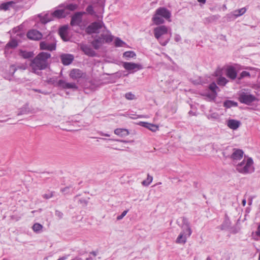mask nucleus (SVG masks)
Returning <instances> with one entry per match:
<instances>
[{
  "instance_id": "nucleus-44",
  "label": "nucleus",
  "mask_w": 260,
  "mask_h": 260,
  "mask_svg": "<svg viewBox=\"0 0 260 260\" xmlns=\"http://www.w3.org/2000/svg\"><path fill=\"white\" fill-rule=\"evenodd\" d=\"M86 11L90 15H93L94 14L93 7L92 5L88 6L86 9Z\"/></svg>"
},
{
  "instance_id": "nucleus-60",
  "label": "nucleus",
  "mask_w": 260,
  "mask_h": 260,
  "mask_svg": "<svg viewBox=\"0 0 260 260\" xmlns=\"http://www.w3.org/2000/svg\"><path fill=\"white\" fill-rule=\"evenodd\" d=\"M91 253H92V254H93L94 255H95V256L96 255V253H95V252H92Z\"/></svg>"
},
{
  "instance_id": "nucleus-47",
  "label": "nucleus",
  "mask_w": 260,
  "mask_h": 260,
  "mask_svg": "<svg viewBox=\"0 0 260 260\" xmlns=\"http://www.w3.org/2000/svg\"><path fill=\"white\" fill-rule=\"evenodd\" d=\"M53 196V192L49 191L47 193H45L43 195V197L45 199H49L51 198Z\"/></svg>"
},
{
  "instance_id": "nucleus-17",
  "label": "nucleus",
  "mask_w": 260,
  "mask_h": 260,
  "mask_svg": "<svg viewBox=\"0 0 260 260\" xmlns=\"http://www.w3.org/2000/svg\"><path fill=\"white\" fill-rule=\"evenodd\" d=\"M83 13L81 12L75 13L71 18V25L72 26L79 25L82 22V17Z\"/></svg>"
},
{
  "instance_id": "nucleus-14",
  "label": "nucleus",
  "mask_w": 260,
  "mask_h": 260,
  "mask_svg": "<svg viewBox=\"0 0 260 260\" xmlns=\"http://www.w3.org/2000/svg\"><path fill=\"white\" fill-rule=\"evenodd\" d=\"M27 37L30 40H40L43 38V35L36 29H31L27 32Z\"/></svg>"
},
{
  "instance_id": "nucleus-62",
  "label": "nucleus",
  "mask_w": 260,
  "mask_h": 260,
  "mask_svg": "<svg viewBox=\"0 0 260 260\" xmlns=\"http://www.w3.org/2000/svg\"><path fill=\"white\" fill-rule=\"evenodd\" d=\"M104 136H107V137H109L110 135H108V134H105Z\"/></svg>"
},
{
  "instance_id": "nucleus-2",
  "label": "nucleus",
  "mask_w": 260,
  "mask_h": 260,
  "mask_svg": "<svg viewBox=\"0 0 260 260\" xmlns=\"http://www.w3.org/2000/svg\"><path fill=\"white\" fill-rule=\"evenodd\" d=\"M236 169L239 173L243 174L252 173L254 171L252 158L245 155L244 159L236 165Z\"/></svg>"
},
{
  "instance_id": "nucleus-40",
  "label": "nucleus",
  "mask_w": 260,
  "mask_h": 260,
  "mask_svg": "<svg viewBox=\"0 0 260 260\" xmlns=\"http://www.w3.org/2000/svg\"><path fill=\"white\" fill-rule=\"evenodd\" d=\"M250 74L249 72L247 71H242L239 75V76L237 77L239 80H241L243 78L245 77H250Z\"/></svg>"
},
{
  "instance_id": "nucleus-7",
  "label": "nucleus",
  "mask_w": 260,
  "mask_h": 260,
  "mask_svg": "<svg viewBox=\"0 0 260 260\" xmlns=\"http://www.w3.org/2000/svg\"><path fill=\"white\" fill-rule=\"evenodd\" d=\"M104 26L102 21H95L90 24L85 29V32L88 35L99 33V30Z\"/></svg>"
},
{
  "instance_id": "nucleus-26",
  "label": "nucleus",
  "mask_w": 260,
  "mask_h": 260,
  "mask_svg": "<svg viewBox=\"0 0 260 260\" xmlns=\"http://www.w3.org/2000/svg\"><path fill=\"white\" fill-rule=\"evenodd\" d=\"M18 44L17 41L15 39L11 40L5 46V52H6L9 51V49H14L16 48L18 46Z\"/></svg>"
},
{
  "instance_id": "nucleus-29",
  "label": "nucleus",
  "mask_w": 260,
  "mask_h": 260,
  "mask_svg": "<svg viewBox=\"0 0 260 260\" xmlns=\"http://www.w3.org/2000/svg\"><path fill=\"white\" fill-rule=\"evenodd\" d=\"M30 111V110L29 107V104L27 103L19 109L17 115L19 116L21 115L27 114H28Z\"/></svg>"
},
{
  "instance_id": "nucleus-63",
  "label": "nucleus",
  "mask_w": 260,
  "mask_h": 260,
  "mask_svg": "<svg viewBox=\"0 0 260 260\" xmlns=\"http://www.w3.org/2000/svg\"><path fill=\"white\" fill-rule=\"evenodd\" d=\"M189 114H192V111H190L189 112Z\"/></svg>"
},
{
  "instance_id": "nucleus-54",
  "label": "nucleus",
  "mask_w": 260,
  "mask_h": 260,
  "mask_svg": "<svg viewBox=\"0 0 260 260\" xmlns=\"http://www.w3.org/2000/svg\"><path fill=\"white\" fill-rule=\"evenodd\" d=\"M118 141L121 142L124 144H127L130 143L131 142H132L133 141H127V140H117Z\"/></svg>"
},
{
  "instance_id": "nucleus-19",
  "label": "nucleus",
  "mask_w": 260,
  "mask_h": 260,
  "mask_svg": "<svg viewBox=\"0 0 260 260\" xmlns=\"http://www.w3.org/2000/svg\"><path fill=\"white\" fill-rule=\"evenodd\" d=\"M51 13L53 18H57L59 19L65 18L67 15H68L70 14V12H67V10H64L63 9L56 10Z\"/></svg>"
},
{
  "instance_id": "nucleus-57",
  "label": "nucleus",
  "mask_w": 260,
  "mask_h": 260,
  "mask_svg": "<svg viewBox=\"0 0 260 260\" xmlns=\"http://www.w3.org/2000/svg\"><path fill=\"white\" fill-rule=\"evenodd\" d=\"M198 2L199 3H202V4H205L206 2V0H198Z\"/></svg>"
},
{
  "instance_id": "nucleus-11",
  "label": "nucleus",
  "mask_w": 260,
  "mask_h": 260,
  "mask_svg": "<svg viewBox=\"0 0 260 260\" xmlns=\"http://www.w3.org/2000/svg\"><path fill=\"white\" fill-rule=\"evenodd\" d=\"M81 50L84 53L89 57H95L97 53L94 51L92 48L88 45L85 44H81L80 45Z\"/></svg>"
},
{
  "instance_id": "nucleus-35",
  "label": "nucleus",
  "mask_w": 260,
  "mask_h": 260,
  "mask_svg": "<svg viewBox=\"0 0 260 260\" xmlns=\"http://www.w3.org/2000/svg\"><path fill=\"white\" fill-rule=\"evenodd\" d=\"M43 226V225L39 223H35L32 226V229L34 232L36 233H40L42 231Z\"/></svg>"
},
{
  "instance_id": "nucleus-5",
  "label": "nucleus",
  "mask_w": 260,
  "mask_h": 260,
  "mask_svg": "<svg viewBox=\"0 0 260 260\" xmlns=\"http://www.w3.org/2000/svg\"><path fill=\"white\" fill-rule=\"evenodd\" d=\"M238 94L239 101L247 105H250L256 100V98L254 95L243 91H240Z\"/></svg>"
},
{
  "instance_id": "nucleus-64",
  "label": "nucleus",
  "mask_w": 260,
  "mask_h": 260,
  "mask_svg": "<svg viewBox=\"0 0 260 260\" xmlns=\"http://www.w3.org/2000/svg\"><path fill=\"white\" fill-rule=\"evenodd\" d=\"M259 260H260V253H259Z\"/></svg>"
},
{
  "instance_id": "nucleus-43",
  "label": "nucleus",
  "mask_w": 260,
  "mask_h": 260,
  "mask_svg": "<svg viewBox=\"0 0 260 260\" xmlns=\"http://www.w3.org/2000/svg\"><path fill=\"white\" fill-rule=\"evenodd\" d=\"M57 78L56 77L50 78L49 79H48L47 83L48 84H53L55 86H57V83L58 81L57 80Z\"/></svg>"
},
{
  "instance_id": "nucleus-13",
  "label": "nucleus",
  "mask_w": 260,
  "mask_h": 260,
  "mask_svg": "<svg viewBox=\"0 0 260 260\" xmlns=\"http://www.w3.org/2000/svg\"><path fill=\"white\" fill-rule=\"evenodd\" d=\"M123 68L127 71H134L135 72L143 69L141 64L131 62H124L123 63Z\"/></svg>"
},
{
  "instance_id": "nucleus-31",
  "label": "nucleus",
  "mask_w": 260,
  "mask_h": 260,
  "mask_svg": "<svg viewBox=\"0 0 260 260\" xmlns=\"http://www.w3.org/2000/svg\"><path fill=\"white\" fill-rule=\"evenodd\" d=\"M15 3L13 1H9L6 3H3L0 5V9L5 11L8 10L10 8L13 7Z\"/></svg>"
},
{
  "instance_id": "nucleus-1",
  "label": "nucleus",
  "mask_w": 260,
  "mask_h": 260,
  "mask_svg": "<svg viewBox=\"0 0 260 260\" xmlns=\"http://www.w3.org/2000/svg\"><path fill=\"white\" fill-rule=\"evenodd\" d=\"M171 12L167 8L161 7L157 8L153 15L151 20L154 24L159 25L165 23V20L171 22Z\"/></svg>"
},
{
  "instance_id": "nucleus-51",
  "label": "nucleus",
  "mask_w": 260,
  "mask_h": 260,
  "mask_svg": "<svg viewBox=\"0 0 260 260\" xmlns=\"http://www.w3.org/2000/svg\"><path fill=\"white\" fill-rule=\"evenodd\" d=\"M55 215L56 216H57L59 218H61L62 217V216H63V214L62 212H61L60 211H57L56 210L55 211Z\"/></svg>"
},
{
  "instance_id": "nucleus-41",
  "label": "nucleus",
  "mask_w": 260,
  "mask_h": 260,
  "mask_svg": "<svg viewBox=\"0 0 260 260\" xmlns=\"http://www.w3.org/2000/svg\"><path fill=\"white\" fill-rule=\"evenodd\" d=\"M153 180V177L152 176H150L149 174L147 175V178L146 180H144L142 182V184L144 186H148L150 183Z\"/></svg>"
},
{
  "instance_id": "nucleus-12",
  "label": "nucleus",
  "mask_w": 260,
  "mask_h": 260,
  "mask_svg": "<svg viewBox=\"0 0 260 260\" xmlns=\"http://www.w3.org/2000/svg\"><path fill=\"white\" fill-rule=\"evenodd\" d=\"M181 228L182 229L181 232V233L187 236V237H189L191 235L192 231L190 226V223L187 218L184 217L182 218V225Z\"/></svg>"
},
{
  "instance_id": "nucleus-28",
  "label": "nucleus",
  "mask_w": 260,
  "mask_h": 260,
  "mask_svg": "<svg viewBox=\"0 0 260 260\" xmlns=\"http://www.w3.org/2000/svg\"><path fill=\"white\" fill-rule=\"evenodd\" d=\"M19 55L24 59H28L34 57V54L32 51H27L20 49Z\"/></svg>"
},
{
  "instance_id": "nucleus-6",
  "label": "nucleus",
  "mask_w": 260,
  "mask_h": 260,
  "mask_svg": "<svg viewBox=\"0 0 260 260\" xmlns=\"http://www.w3.org/2000/svg\"><path fill=\"white\" fill-rule=\"evenodd\" d=\"M30 67L33 72L36 73L38 71L43 70L46 69L48 67V63H44L42 60H40L39 58L36 56L31 60Z\"/></svg>"
},
{
  "instance_id": "nucleus-45",
  "label": "nucleus",
  "mask_w": 260,
  "mask_h": 260,
  "mask_svg": "<svg viewBox=\"0 0 260 260\" xmlns=\"http://www.w3.org/2000/svg\"><path fill=\"white\" fill-rule=\"evenodd\" d=\"M192 151L196 155H202L204 153L201 150L200 147H193Z\"/></svg>"
},
{
  "instance_id": "nucleus-33",
  "label": "nucleus",
  "mask_w": 260,
  "mask_h": 260,
  "mask_svg": "<svg viewBox=\"0 0 260 260\" xmlns=\"http://www.w3.org/2000/svg\"><path fill=\"white\" fill-rule=\"evenodd\" d=\"M187 236L180 233L177 238L176 240V243L178 244H184L186 243Z\"/></svg>"
},
{
  "instance_id": "nucleus-37",
  "label": "nucleus",
  "mask_w": 260,
  "mask_h": 260,
  "mask_svg": "<svg viewBox=\"0 0 260 260\" xmlns=\"http://www.w3.org/2000/svg\"><path fill=\"white\" fill-rule=\"evenodd\" d=\"M78 7V5L75 4H70L67 5L64 8V10H67V12L73 11L76 10Z\"/></svg>"
},
{
  "instance_id": "nucleus-32",
  "label": "nucleus",
  "mask_w": 260,
  "mask_h": 260,
  "mask_svg": "<svg viewBox=\"0 0 260 260\" xmlns=\"http://www.w3.org/2000/svg\"><path fill=\"white\" fill-rule=\"evenodd\" d=\"M53 20L52 13H47L40 18L41 22L43 24H46Z\"/></svg>"
},
{
  "instance_id": "nucleus-49",
  "label": "nucleus",
  "mask_w": 260,
  "mask_h": 260,
  "mask_svg": "<svg viewBox=\"0 0 260 260\" xmlns=\"http://www.w3.org/2000/svg\"><path fill=\"white\" fill-rule=\"evenodd\" d=\"M127 210H125L124 211L121 215L118 216L117 217V220H120L121 219H122L125 215L126 214H127Z\"/></svg>"
},
{
  "instance_id": "nucleus-61",
  "label": "nucleus",
  "mask_w": 260,
  "mask_h": 260,
  "mask_svg": "<svg viewBox=\"0 0 260 260\" xmlns=\"http://www.w3.org/2000/svg\"><path fill=\"white\" fill-rule=\"evenodd\" d=\"M206 260H211V258L209 257H208L206 259Z\"/></svg>"
},
{
  "instance_id": "nucleus-16",
  "label": "nucleus",
  "mask_w": 260,
  "mask_h": 260,
  "mask_svg": "<svg viewBox=\"0 0 260 260\" xmlns=\"http://www.w3.org/2000/svg\"><path fill=\"white\" fill-rule=\"evenodd\" d=\"M85 75V73L78 69H72L69 74L70 77L73 80H78L81 78H84Z\"/></svg>"
},
{
  "instance_id": "nucleus-23",
  "label": "nucleus",
  "mask_w": 260,
  "mask_h": 260,
  "mask_svg": "<svg viewBox=\"0 0 260 260\" xmlns=\"http://www.w3.org/2000/svg\"><path fill=\"white\" fill-rule=\"evenodd\" d=\"M68 26L64 25L60 27L58 30V34L59 36L64 41H68L69 40L68 36Z\"/></svg>"
},
{
  "instance_id": "nucleus-50",
  "label": "nucleus",
  "mask_w": 260,
  "mask_h": 260,
  "mask_svg": "<svg viewBox=\"0 0 260 260\" xmlns=\"http://www.w3.org/2000/svg\"><path fill=\"white\" fill-rule=\"evenodd\" d=\"M79 202L83 206H86L88 203V201L85 199H81L79 200Z\"/></svg>"
},
{
  "instance_id": "nucleus-48",
  "label": "nucleus",
  "mask_w": 260,
  "mask_h": 260,
  "mask_svg": "<svg viewBox=\"0 0 260 260\" xmlns=\"http://www.w3.org/2000/svg\"><path fill=\"white\" fill-rule=\"evenodd\" d=\"M154 150L157 151L161 153H167L168 150L166 148L158 147V149H156L155 147L153 148Z\"/></svg>"
},
{
  "instance_id": "nucleus-52",
  "label": "nucleus",
  "mask_w": 260,
  "mask_h": 260,
  "mask_svg": "<svg viewBox=\"0 0 260 260\" xmlns=\"http://www.w3.org/2000/svg\"><path fill=\"white\" fill-rule=\"evenodd\" d=\"M174 40L176 42H178L181 40V37L179 35L175 34V37H174Z\"/></svg>"
},
{
  "instance_id": "nucleus-27",
  "label": "nucleus",
  "mask_w": 260,
  "mask_h": 260,
  "mask_svg": "<svg viewBox=\"0 0 260 260\" xmlns=\"http://www.w3.org/2000/svg\"><path fill=\"white\" fill-rule=\"evenodd\" d=\"M36 56L44 63H48L47 59L50 58L51 54L48 52H42L39 53Z\"/></svg>"
},
{
  "instance_id": "nucleus-36",
  "label": "nucleus",
  "mask_w": 260,
  "mask_h": 260,
  "mask_svg": "<svg viewBox=\"0 0 260 260\" xmlns=\"http://www.w3.org/2000/svg\"><path fill=\"white\" fill-rule=\"evenodd\" d=\"M216 82L219 86H225L229 81L225 77L220 76L217 79Z\"/></svg>"
},
{
  "instance_id": "nucleus-3",
  "label": "nucleus",
  "mask_w": 260,
  "mask_h": 260,
  "mask_svg": "<svg viewBox=\"0 0 260 260\" xmlns=\"http://www.w3.org/2000/svg\"><path fill=\"white\" fill-rule=\"evenodd\" d=\"M168 28L165 25H161L154 28L153 33L155 38L159 41V43L162 46H165L169 42L170 38H167L166 40H162L161 37L163 35L167 34Z\"/></svg>"
},
{
  "instance_id": "nucleus-38",
  "label": "nucleus",
  "mask_w": 260,
  "mask_h": 260,
  "mask_svg": "<svg viewBox=\"0 0 260 260\" xmlns=\"http://www.w3.org/2000/svg\"><path fill=\"white\" fill-rule=\"evenodd\" d=\"M136 54L135 52L133 51H127L123 53V57L128 59L129 58H134L136 57Z\"/></svg>"
},
{
  "instance_id": "nucleus-21",
  "label": "nucleus",
  "mask_w": 260,
  "mask_h": 260,
  "mask_svg": "<svg viewBox=\"0 0 260 260\" xmlns=\"http://www.w3.org/2000/svg\"><path fill=\"white\" fill-rule=\"evenodd\" d=\"M103 40L105 43H110L112 42L113 40V36L111 34L109 30H107L106 32H103L100 35Z\"/></svg>"
},
{
  "instance_id": "nucleus-58",
  "label": "nucleus",
  "mask_w": 260,
  "mask_h": 260,
  "mask_svg": "<svg viewBox=\"0 0 260 260\" xmlns=\"http://www.w3.org/2000/svg\"><path fill=\"white\" fill-rule=\"evenodd\" d=\"M246 204V199H243L242 200V205L244 206H245Z\"/></svg>"
},
{
  "instance_id": "nucleus-30",
  "label": "nucleus",
  "mask_w": 260,
  "mask_h": 260,
  "mask_svg": "<svg viewBox=\"0 0 260 260\" xmlns=\"http://www.w3.org/2000/svg\"><path fill=\"white\" fill-rule=\"evenodd\" d=\"M114 134L121 137H125L129 135L128 129L125 128H116L114 130Z\"/></svg>"
},
{
  "instance_id": "nucleus-34",
  "label": "nucleus",
  "mask_w": 260,
  "mask_h": 260,
  "mask_svg": "<svg viewBox=\"0 0 260 260\" xmlns=\"http://www.w3.org/2000/svg\"><path fill=\"white\" fill-rule=\"evenodd\" d=\"M238 103L235 101L226 100L223 103V106L226 108H230L232 107H237Z\"/></svg>"
},
{
  "instance_id": "nucleus-25",
  "label": "nucleus",
  "mask_w": 260,
  "mask_h": 260,
  "mask_svg": "<svg viewBox=\"0 0 260 260\" xmlns=\"http://www.w3.org/2000/svg\"><path fill=\"white\" fill-rule=\"evenodd\" d=\"M241 122L239 120L229 119L227 121V125L232 129H237L240 125Z\"/></svg>"
},
{
  "instance_id": "nucleus-4",
  "label": "nucleus",
  "mask_w": 260,
  "mask_h": 260,
  "mask_svg": "<svg viewBox=\"0 0 260 260\" xmlns=\"http://www.w3.org/2000/svg\"><path fill=\"white\" fill-rule=\"evenodd\" d=\"M44 39V41L40 43V49L50 51L55 50L56 47L55 38L51 34H49Z\"/></svg>"
},
{
  "instance_id": "nucleus-10",
  "label": "nucleus",
  "mask_w": 260,
  "mask_h": 260,
  "mask_svg": "<svg viewBox=\"0 0 260 260\" xmlns=\"http://www.w3.org/2000/svg\"><path fill=\"white\" fill-rule=\"evenodd\" d=\"M57 87H60L63 89H72L76 90L78 89V87L75 83H68L66 81L60 79L59 80L57 83Z\"/></svg>"
},
{
  "instance_id": "nucleus-24",
  "label": "nucleus",
  "mask_w": 260,
  "mask_h": 260,
  "mask_svg": "<svg viewBox=\"0 0 260 260\" xmlns=\"http://www.w3.org/2000/svg\"><path fill=\"white\" fill-rule=\"evenodd\" d=\"M246 9L245 8H242L241 9L234 11L232 13L229 14L227 16L229 18L234 17V18H236L243 15L246 12Z\"/></svg>"
},
{
  "instance_id": "nucleus-22",
  "label": "nucleus",
  "mask_w": 260,
  "mask_h": 260,
  "mask_svg": "<svg viewBox=\"0 0 260 260\" xmlns=\"http://www.w3.org/2000/svg\"><path fill=\"white\" fill-rule=\"evenodd\" d=\"M138 124L141 126L148 128L153 132H155L158 129V127L156 125L147 122L140 121L138 123Z\"/></svg>"
},
{
  "instance_id": "nucleus-18",
  "label": "nucleus",
  "mask_w": 260,
  "mask_h": 260,
  "mask_svg": "<svg viewBox=\"0 0 260 260\" xmlns=\"http://www.w3.org/2000/svg\"><path fill=\"white\" fill-rule=\"evenodd\" d=\"M225 75L228 78L231 80H235L237 77V73L235 68L232 66L227 67Z\"/></svg>"
},
{
  "instance_id": "nucleus-46",
  "label": "nucleus",
  "mask_w": 260,
  "mask_h": 260,
  "mask_svg": "<svg viewBox=\"0 0 260 260\" xmlns=\"http://www.w3.org/2000/svg\"><path fill=\"white\" fill-rule=\"evenodd\" d=\"M125 98L129 100H134L135 98V95L132 92H127L125 94Z\"/></svg>"
},
{
  "instance_id": "nucleus-20",
  "label": "nucleus",
  "mask_w": 260,
  "mask_h": 260,
  "mask_svg": "<svg viewBox=\"0 0 260 260\" xmlns=\"http://www.w3.org/2000/svg\"><path fill=\"white\" fill-rule=\"evenodd\" d=\"M62 63L64 66L70 64L74 60V56L70 54H63L60 56Z\"/></svg>"
},
{
  "instance_id": "nucleus-59",
  "label": "nucleus",
  "mask_w": 260,
  "mask_h": 260,
  "mask_svg": "<svg viewBox=\"0 0 260 260\" xmlns=\"http://www.w3.org/2000/svg\"><path fill=\"white\" fill-rule=\"evenodd\" d=\"M66 259V257H60L59 259H58L57 260H65Z\"/></svg>"
},
{
  "instance_id": "nucleus-42",
  "label": "nucleus",
  "mask_w": 260,
  "mask_h": 260,
  "mask_svg": "<svg viewBox=\"0 0 260 260\" xmlns=\"http://www.w3.org/2000/svg\"><path fill=\"white\" fill-rule=\"evenodd\" d=\"M115 46L116 47H122L125 43L119 38H116L115 40Z\"/></svg>"
},
{
  "instance_id": "nucleus-55",
  "label": "nucleus",
  "mask_w": 260,
  "mask_h": 260,
  "mask_svg": "<svg viewBox=\"0 0 260 260\" xmlns=\"http://www.w3.org/2000/svg\"><path fill=\"white\" fill-rule=\"evenodd\" d=\"M68 189H69V187H64L63 188H62L61 189V191L62 192H64L67 191L68 190Z\"/></svg>"
},
{
  "instance_id": "nucleus-15",
  "label": "nucleus",
  "mask_w": 260,
  "mask_h": 260,
  "mask_svg": "<svg viewBox=\"0 0 260 260\" xmlns=\"http://www.w3.org/2000/svg\"><path fill=\"white\" fill-rule=\"evenodd\" d=\"M92 37L94 38L93 40L91 42L92 46L95 50L99 49L105 43L103 40L100 35H95L94 37L92 36Z\"/></svg>"
},
{
  "instance_id": "nucleus-56",
  "label": "nucleus",
  "mask_w": 260,
  "mask_h": 260,
  "mask_svg": "<svg viewBox=\"0 0 260 260\" xmlns=\"http://www.w3.org/2000/svg\"><path fill=\"white\" fill-rule=\"evenodd\" d=\"M256 234L257 235H260V226H258L257 231L256 232Z\"/></svg>"
},
{
  "instance_id": "nucleus-53",
  "label": "nucleus",
  "mask_w": 260,
  "mask_h": 260,
  "mask_svg": "<svg viewBox=\"0 0 260 260\" xmlns=\"http://www.w3.org/2000/svg\"><path fill=\"white\" fill-rule=\"evenodd\" d=\"M34 90L36 92L41 93L44 94H47V92L42 91L40 89H34Z\"/></svg>"
},
{
  "instance_id": "nucleus-8",
  "label": "nucleus",
  "mask_w": 260,
  "mask_h": 260,
  "mask_svg": "<svg viewBox=\"0 0 260 260\" xmlns=\"http://www.w3.org/2000/svg\"><path fill=\"white\" fill-rule=\"evenodd\" d=\"M244 151L238 148H233L232 153L229 155V158L233 161L234 163H237L240 160L243 156L245 157Z\"/></svg>"
},
{
  "instance_id": "nucleus-39",
  "label": "nucleus",
  "mask_w": 260,
  "mask_h": 260,
  "mask_svg": "<svg viewBox=\"0 0 260 260\" xmlns=\"http://www.w3.org/2000/svg\"><path fill=\"white\" fill-rule=\"evenodd\" d=\"M26 69V67L25 65L18 66L17 67H15L14 65H12L10 66V71L12 70V75H13L15 72L17 70V69H21L23 70H25Z\"/></svg>"
},
{
  "instance_id": "nucleus-9",
  "label": "nucleus",
  "mask_w": 260,
  "mask_h": 260,
  "mask_svg": "<svg viewBox=\"0 0 260 260\" xmlns=\"http://www.w3.org/2000/svg\"><path fill=\"white\" fill-rule=\"evenodd\" d=\"M208 88L211 90V93H207L206 96L212 100H214L217 96V91H219L220 89L214 82L210 83Z\"/></svg>"
}]
</instances>
